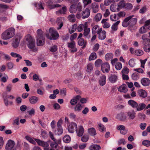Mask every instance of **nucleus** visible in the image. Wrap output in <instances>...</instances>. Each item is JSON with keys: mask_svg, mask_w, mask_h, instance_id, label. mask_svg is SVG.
Returning a JSON list of instances; mask_svg holds the SVG:
<instances>
[{"mask_svg": "<svg viewBox=\"0 0 150 150\" xmlns=\"http://www.w3.org/2000/svg\"><path fill=\"white\" fill-rule=\"evenodd\" d=\"M11 55L14 57H19L20 59H22V56L19 54L16 53L12 52L10 54Z\"/></svg>", "mask_w": 150, "mask_h": 150, "instance_id": "bf43d9fd", "label": "nucleus"}, {"mask_svg": "<svg viewBox=\"0 0 150 150\" xmlns=\"http://www.w3.org/2000/svg\"><path fill=\"white\" fill-rule=\"evenodd\" d=\"M20 41V39L18 38L15 37L13 39V42L12 45L13 47L14 48L17 47L18 46Z\"/></svg>", "mask_w": 150, "mask_h": 150, "instance_id": "6ab92c4d", "label": "nucleus"}, {"mask_svg": "<svg viewBox=\"0 0 150 150\" xmlns=\"http://www.w3.org/2000/svg\"><path fill=\"white\" fill-rule=\"evenodd\" d=\"M106 77L105 75L102 76L100 77L99 82L100 85L101 86L104 85L106 83Z\"/></svg>", "mask_w": 150, "mask_h": 150, "instance_id": "cd10ccee", "label": "nucleus"}, {"mask_svg": "<svg viewBox=\"0 0 150 150\" xmlns=\"http://www.w3.org/2000/svg\"><path fill=\"white\" fill-rule=\"evenodd\" d=\"M37 38H41L42 39H45L43 34V32L41 30L39 29L37 30Z\"/></svg>", "mask_w": 150, "mask_h": 150, "instance_id": "e433bc0d", "label": "nucleus"}, {"mask_svg": "<svg viewBox=\"0 0 150 150\" xmlns=\"http://www.w3.org/2000/svg\"><path fill=\"white\" fill-rule=\"evenodd\" d=\"M82 106L80 103H77L74 108V111L77 112H79L82 109Z\"/></svg>", "mask_w": 150, "mask_h": 150, "instance_id": "72a5a7b5", "label": "nucleus"}, {"mask_svg": "<svg viewBox=\"0 0 150 150\" xmlns=\"http://www.w3.org/2000/svg\"><path fill=\"white\" fill-rule=\"evenodd\" d=\"M14 28H11L7 29L1 35V38L4 40H7L13 37L15 34Z\"/></svg>", "mask_w": 150, "mask_h": 150, "instance_id": "f03ea898", "label": "nucleus"}, {"mask_svg": "<svg viewBox=\"0 0 150 150\" xmlns=\"http://www.w3.org/2000/svg\"><path fill=\"white\" fill-rule=\"evenodd\" d=\"M76 16L74 14H71L68 16V18L69 21L72 22H74L76 21Z\"/></svg>", "mask_w": 150, "mask_h": 150, "instance_id": "37998d69", "label": "nucleus"}, {"mask_svg": "<svg viewBox=\"0 0 150 150\" xmlns=\"http://www.w3.org/2000/svg\"><path fill=\"white\" fill-rule=\"evenodd\" d=\"M113 57V54L110 53L107 54L105 55V59L107 61L109 60L112 58Z\"/></svg>", "mask_w": 150, "mask_h": 150, "instance_id": "de8ad7c7", "label": "nucleus"}, {"mask_svg": "<svg viewBox=\"0 0 150 150\" xmlns=\"http://www.w3.org/2000/svg\"><path fill=\"white\" fill-rule=\"evenodd\" d=\"M138 117L141 120H144L146 117V115L143 113H139L138 115Z\"/></svg>", "mask_w": 150, "mask_h": 150, "instance_id": "69168bd1", "label": "nucleus"}, {"mask_svg": "<svg viewBox=\"0 0 150 150\" xmlns=\"http://www.w3.org/2000/svg\"><path fill=\"white\" fill-rule=\"evenodd\" d=\"M15 143L14 141L11 139L8 140L6 145V150H16V148L14 147Z\"/></svg>", "mask_w": 150, "mask_h": 150, "instance_id": "6e6552de", "label": "nucleus"}, {"mask_svg": "<svg viewBox=\"0 0 150 150\" xmlns=\"http://www.w3.org/2000/svg\"><path fill=\"white\" fill-rule=\"evenodd\" d=\"M102 28H100L99 26L98 25L94 26L92 29V32L93 34H95L97 33V34L102 31Z\"/></svg>", "mask_w": 150, "mask_h": 150, "instance_id": "ddd939ff", "label": "nucleus"}, {"mask_svg": "<svg viewBox=\"0 0 150 150\" xmlns=\"http://www.w3.org/2000/svg\"><path fill=\"white\" fill-rule=\"evenodd\" d=\"M67 10L66 6L63 7L62 9L56 12V14H64Z\"/></svg>", "mask_w": 150, "mask_h": 150, "instance_id": "f704fd0d", "label": "nucleus"}, {"mask_svg": "<svg viewBox=\"0 0 150 150\" xmlns=\"http://www.w3.org/2000/svg\"><path fill=\"white\" fill-rule=\"evenodd\" d=\"M63 141L65 143H68L70 142L71 140L70 137L69 135L65 136L63 138Z\"/></svg>", "mask_w": 150, "mask_h": 150, "instance_id": "3c124183", "label": "nucleus"}, {"mask_svg": "<svg viewBox=\"0 0 150 150\" xmlns=\"http://www.w3.org/2000/svg\"><path fill=\"white\" fill-rule=\"evenodd\" d=\"M139 96L143 98H145L147 96V93L144 90L141 89L138 91Z\"/></svg>", "mask_w": 150, "mask_h": 150, "instance_id": "bb28decb", "label": "nucleus"}, {"mask_svg": "<svg viewBox=\"0 0 150 150\" xmlns=\"http://www.w3.org/2000/svg\"><path fill=\"white\" fill-rule=\"evenodd\" d=\"M88 134L91 136H94L96 135L95 129L93 127L90 128L88 129Z\"/></svg>", "mask_w": 150, "mask_h": 150, "instance_id": "7c9ffc66", "label": "nucleus"}, {"mask_svg": "<svg viewBox=\"0 0 150 150\" xmlns=\"http://www.w3.org/2000/svg\"><path fill=\"white\" fill-rule=\"evenodd\" d=\"M67 47L71 48L70 51L72 53L76 52L77 51V49L76 47L75 42L74 41H71L70 42L67 43Z\"/></svg>", "mask_w": 150, "mask_h": 150, "instance_id": "1a4fd4ad", "label": "nucleus"}, {"mask_svg": "<svg viewBox=\"0 0 150 150\" xmlns=\"http://www.w3.org/2000/svg\"><path fill=\"white\" fill-rule=\"evenodd\" d=\"M77 36V34L76 33H75L72 34L70 37V40L71 41H74L73 40L76 38Z\"/></svg>", "mask_w": 150, "mask_h": 150, "instance_id": "338daca9", "label": "nucleus"}, {"mask_svg": "<svg viewBox=\"0 0 150 150\" xmlns=\"http://www.w3.org/2000/svg\"><path fill=\"white\" fill-rule=\"evenodd\" d=\"M78 44L80 46H83L82 48H84L86 44V42H85L83 38H80L78 41Z\"/></svg>", "mask_w": 150, "mask_h": 150, "instance_id": "c85d7f7f", "label": "nucleus"}, {"mask_svg": "<svg viewBox=\"0 0 150 150\" xmlns=\"http://www.w3.org/2000/svg\"><path fill=\"white\" fill-rule=\"evenodd\" d=\"M26 40L28 41V46L29 48L31 49L35 47V40L31 36L29 35L27 36Z\"/></svg>", "mask_w": 150, "mask_h": 150, "instance_id": "423d86ee", "label": "nucleus"}, {"mask_svg": "<svg viewBox=\"0 0 150 150\" xmlns=\"http://www.w3.org/2000/svg\"><path fill=\"white\" fill-rule=\"evenodd\" d=\"M142 84L144 86H148L150 83V80L149 79L144 78L141 80Z\"/></svg>", "mask_w": 150, "mask_h": 150, "instance_id": "a211bd4d", "label": "nucleus"}, {"mask_svg": "<svg viewBox=\"0 0 150 150\" xmlns=\"http://www.w3.org/2000/svg\"><path fill=\"white\" fill-rule=\"evenodd\" d=\"M56 23L58 27L57 28L58 30L60 29L63 26V23L62 19L61 17H59L57 18Z\"/></svg>", "mask_w": 150, "mask_h": 150, "instance_id": "5701e85b", "label": "nucleus"}, {"mask_svg": "<svg viewBox=\"0 0 150 150\" xmlns=\"http://www.w3.org/2000/svg\"><path fill=\"white\" fill-rule=\"evenodd\" d=\"M29 99L30 103L34 104H35L38 102V98L36 96H32L29 97Z\"/></svg>", "mask_w": 150, "mask_h": 150, "instance_id": "393cba45", "label": "nucleus"}, {"mask_svg": "<svg viewBox=\"0 0 150 150\" xmlns=\"http://www.w3.org/2000/svg\"><path fill=\"white\" fill-rule=\"evenodd\" d=\"M50 145L51 148L48 147V148L49 149H51L52 150H55L54 149L57 150H58L59 149V146H58L57 143L55 141L53 142H51L50 143Z\"/></svg>", "mask_w": 150, "mask_h": 150, "instance_id": "dca6fc26", "label": "nucleus"}, {"mask_svg": "<svg viewBox=\"0 0 150 150\" xmlns=\"http://www.w3.org/2000/svg\"><path fill=\"white\" fill-rule=\"evenodd\" d=\"M70 12L72 13H75L77 11L76 5H71L69 8Z\"/></svg>", "mask_w": 150, "mask_h": 150, "instance_id": "c756f323", "label": "nucleus"}, {"mask_svg": "<svg viewBox=\"0 0 150 150\" xmlns=\"http://www.w3.org/2000/svg\"><path fill=\"white\" fill-rule=\"evenodd\" d=\"M37 44L38 46H41L43 45V42H42V40L43 41L44 39H42L41 38H37Z\"/></svg>", "mask_w": 150, "mask_h": 150, "instance_id": "49530a36", "label": "nucleus"}, {"mask_svg": "<svg viewBox=\"0 0 150 150\" xmlns=\"http://www.w3.org/2000/svg\"><path fill=\"white\" fill-rule=\"evenodd\" d=\"M89 139V136L88 135H85L82 137L81 140L83 142H87Z\"/></svg>", "mask_w": 150, "mask_h": 150, "instance_id": "680f3d73", "label": "nucleus"}, {"mask_svg": "<svg viewBox=\"0 0 150 150\" xmlns=\"http://www.w3.org/2000/svg\"><path fill=\"white\" fill-rule=\"evenodd\" d=\"M25 138L28 141L30 142V143L33 144H35V141L33 140L31 137L29 136H26L25 137Z\"/></svg>", "mask_w": 150, "mask_h": 150, "instance_id": "603ef678", "label": "nucleus"}, {"mask_svg": "<svg viewBox=\"0 0 150 150\" xmlns=\"http://www.w3.org/2000/svg\"><path fill=\"white\" fill-rule=\"evenodd\" d=\"M93 64L91 63H89L87 64L86 67V71L90 73L93 70Z\"/></svg>", "mask_w": 150, "mask_h": 150, "instance_id": "58836bf2", "label": "nucleus"}, {"mask_svg": "<svg viewBox=\"0 0 150 150\" xmlns=\"http://www.w3.org/2000/svg\"><path fill=\"white\" fill-rule=\"evenodd\" d=\"M98 34V38L100 40H103L106 38V32L105 30H102V28L101 31Z\"/></svg>", "mask_w": 150, "mask_h": 150, "instance_id": "4be33fe9", "label": "nucleus"}, {"mask_svg": "<svg viewBox=\"0 0 150 150\" xmlns=\"http://www.w3.org/2000/svg\"><path fill=\"white\" fill-rule=\"evenodd\" d=\"M90 13V10L88 8H86L82 11L81 14L79 12L77 13L76 16L77 18H80L81 17L82 18L84 19L88 18L89 16Z\"/></svg>", "mask_w": 150, "mask_h": 150, "instance_id": "20e7f679", "label": "nucleus"}, {"mask_svg": "<svg viewBox=\"0 0 150 150\" xmlns=\"http://www.w3.org/2000/svg\"><path fill=\"white\" fill-rule=\"evenodd\" d=\"M76 131L77 133V135L79 137L82 136L84 132V130L83 127L82 126H80L78 127V128H76Z\"/></svg>", "mask_w": 150, "mask_h": 150, "instance_id": "f8f14e48", "label": "nucleus"}, {"mask_svg": "<svg viewBox=\"0 0 150 150\" xmlns=\"http://www.w3.org/2000/svg\"><path fill=\"white\" fill-rule=\"evenodd\" d=\"M120 21H118L114 23L112 26L111 28L114 31H116L118 29V25L120 23Z\"/></svg>", "mask_w": 150, "mask_h": 150, "instance_id": "473e14b6", "label": "nucleus"}, {"mask_svg": "<svg viewBox=\"0 0 150 150\" xmlns=\"http://www.w3.org/2000/svg\"><path fill=\"white\" fill-rule=\"evenodd\" d=\"M101 69L103 73H108L110 70V66L109 64L108 63L103 64L101 66Z\"/></svg>", "mask_w": 150, "mask_h": 150, "instance_id": "9d476101", "label": "nucleus"}, {"mask_svg": "<svg viewBox=\"0 0 150 150\" xmlns=\"http://www.w3.org/2000/svg\"><path fill=\"white\" fill-rule=\"evenodd\" d=\"M63 123V120L61 119L57 122L56 129L54 131L55 134L59 135H62L63 132V129L62 126Z\"/></svg>", "mask_w": 150, "mask_h": 150, "instance_id": "39448f33", "label": "nucleus"}, {"mask_svg": "<svg viewBox=\"0 0 150 150\" xmlns=\"http://www.w3.org/2000/svg\"><path fill=\"white\" fill-rule=\"evenodd\" d=\"M148 35L146 34H143L142 36V40L141 42V44L143 46L144 50L146 52H150V39L147 38Z\"/></svg>", "mask_w": 150, "mask_h": 150, "instance_id": "f257e3e1", "label": "nucleus"}, {"mask_svg": "<svg viewBox=\"0 0 150 150\" xmlns=\"http://www.w3.org/2000/svg\"><path fill=\"white\" fill-rule=\"evenodd\" d=\"M145 27L146 26L144 25L141 27L139 28V33L140 34H144L146 33L147 31V30L145 28Z\"/></svg>", "mask_w": 150, "mask_h": 150, "instance_id": "a19ab883", "label": "nucleus"}, {"mask_svg": "<svg viewBox=\"0 0 150 150\" xmlns=\"http://www.w3.org/2000/svg\"><path fill=\"white\" fill-rule=\"evenodd\" d=\"M143 145L146 147H149L150 145V141L148 140H145L142 142Z\"/></svg>", "mask_w": 150, "mask_h": 150, "instance_id": "6e6d98bb", "label": "nucleus"}, {"mask_svg": "<svg viewBox=\"0 0 150 150\" xmlns=\"http://www.w3.org/2000/svg\"><path fill=\"white\" fill-rule=\"evenodd\" d=\"M136 54L138 56L142 55L144 54L143 51L141 50H136L135 51Z\"/></svg>", "mask_w": 150, "mask_h": 150, "instance_id": "0e129e2a", "label": "nucleus"}, {"mask_svg": "<svg viewBox=\"0 0 150 150\" xmlns=\"http://www.w3.org/2000/svg\"><path fill=\"white\" fill-rule=\"evenodd\" d=\"M125 3L123 1H120L118 4V7L117 8V11H120V8H125Z\"/></svg>", "mask_w": 150, "mask_h": 150, "instance_id": "2f4dec72", "label": "nucleus"}, {"mask_svg": "<svg viewBox=\"0 0 150 150\" xmlns=\"http://www.w3.org/2000/svg\"><path fill=\"white\" fill-rule=\"evenodd\" d=\"M57 50V46L54 45L50 47V50L52 52H56Z\"/></svg>", "mask_w": 150, "mask_h": 150, "instance_id": "774afa93", "label": "nucleus"}, {"mask_svg": "<svg viewBox=\"0 0 150 150\" xmlns=\"http://www.w3.org/2000/svg\"><path fill=\"white\" fill-rule=\"evenodd\" d=\"M35 140L36 142L38 145L43 147L44 148V150H52L51 149H49L48 148L49 145L47 142L36 138L35 139Z\"/></svg>", "mask_w": 150, "mask_h": 150, "instance_id": "0eeeda50", "label": "nucleus"}, {"mask_svg": "<svg viewBox=\"0 0 150 150\" xmlns=\"http://www.w3.org/2000/svg\"><path fill=\"white\" fill-rule=\"evenodd\" d=\"M116 118L120 121H123L126 119V116L124 112H121L117 115Z\"/></svg>", "mask_w": 150, "mask_h": 150, "instance_id": "2eb2a0df", "label": "nucleus"}, {"mask_svg": "<svg viewBox=\"0 0 150 150\" xmlns=\"http://www.w3.org/2000/svg\"><path fill=\"white\" fill-rule=\"evenodd\" d=\"M135 60V59L133 58L129 60L128 64L131 67H133L135 66L136 64Z\"/></svg>", "mask_w": 150, "mask_h": 150, "instance_id": "79ce46f5", "label": "nucleus"}, {"mask_svg": "<svg viewBox=\"0 0 150 150\" xmlns=\"http://www.w3.org/2000/svg\"><path fill=\"white\" fill-rule=\"evenodd\" d=\"M122 67V64L120 62H117L115 65L116 69L117 70H120Z\"/></svg>", "mask_w": 150, "mask_h": 150, "instance_id": "13d9d810", "label": "nucleus"}, {"mask_svg": "<svg viewBox=\"0 0 150 150\" xmlns=\"http://www.w3.org/2000/svg\"><path fill=\"white\" fill-rule=\"evenodd\" d=\"M132 5L129 3H127L125 4V8L127 10H131L133 8Z\"/></svg>", "mask_w": 150, "mask_h": 150, "instance_id": "09e8293b", "label": "nucleus"}, {"mask_svg": "<svg viewBox=\"0 0 150 150\" xmlns=\"http://www.w3.org/2000/svg\"><path fill=\"white\" fill-rule=\"evenodd\" d=\"M139 74L135 72L132 74V78L134 80H137L139 78Z\"/></svg>", "mask_w": 150, "mask_h": 150, "instance_id": "c03bdc74", "label": "nucleus"}, {"mask_svg": "<svg viewBox=\"0 0 150 150\" xmlns=\"http://www.w3.org/2000/svg\"><path fill=\"white\" fill-rule=\"evenodd\" d=\"M49 31V33L46 34L48 39L50 40H56L58 38L59 33L53 28H50Z\"/></svg>", "mask_w": 150, "mask_h": 150, "instance_id": "7ed1b4c3", "label": "nucleus"}, {"mask_svg": "<svg viewBox=\"0 0 150 150\" xmlns=\"http://www.w3.org/2000/svg\"><path fill=\"white\" fill-rule=\"evenodd\" d=\"M118 90L120 92L126 93L127 91L126 85L125 84H123L120 86L118 88Z\"/></svg>", "mask_w": 150, "mask_h": 150, "instance_id": "412c9836", "label": "nucleus"}, {"mask_svg": "<svg viewBox=\"0 0 150 150\" xmlns=\"http://www.w3.org/2000/svg\"><path fill=\"white\" fill-rule=\"evenodd\" d=\"M99 127V130L100 132H103L105 131V126L103 124L100 123L98 124Z\"/></svg>", "mask_w": 150, "mask_h": 150, "instance_id": "4d7b16f0", "label": "nucleus"}, {"mask_svg": "<svg viewBox=\"0 0 150 150\" xmlns=\"http://www.w3.org/2000/svg\"><path fill=\"white\" fill-rule=\"evenodd\" d=\"M35 6L39 9H44V8L42 6V4L40 2L35 4Z\"/></svg>", "mask_w": 150, "mask_h": 150, "instance_id": "e2e57ef3", "label": "nucleus"}, {"mask_svg": "<svg viewBox=\"0 0 150 150\" xmlns=\"http://www.w3.org/2000/svg\"><path fill=\"white\" fill-rule=\"evenodd\" d=\"M136 113L134 110L129 111L127 112V116L129 118L133 120L136 117Z\"/></svg>", "mask_w": 150, "mask_h": 150, "instance_id": "aec40b11", "label": "nucleus"}, {"mask_svg": "<svg viewBox=\"0 0 150 150\" xmlns=\"http://www.w3.org/2000/svg\"><path fill=\"white\" fill-rule=\"evenodd\" d=\"M77 125L76 123L71 122L69 125L68 131L70 133H73L77 128Z\"/></svg>", "mask_w": 150, "mask_h": 150, "instance_id": "9b49d317", "label": "nucleus"}, {"mask_svg": "<svg viewBox=\"0 0 150 150\" xmlns=\"http://www.w3.org/2000/svg\"><path fill=\"white\" fill-rule=\"evenodd\" d=\"M102 15L100 13H97L95 16L94 19L95 21L97 22L101 19Z\"/></svg>", "mask_w": 150, "mask_h": 150, "instance_id": "a18cd8bd", "label": "nucleus"}, {"mask_svg": "<svg viewBox=\"0 0 150 150\" xmlns=\"http://www.w3.org/2000/svg\"><path fill=\"white\" fill-rule=\"evenodd\" d=\"M83 31L84 33L83 35L85 37H86L89 34L90 31V28L84 29Z\"/></svg>", "mask_w": 150, "mask_h": 150, "instance_id": "052dcab7", "label": "nucleus"}, {"mask_svg": "<svg viewBox=\"0 0 150 150\" xmlns=\"http://www.w3.org/2000/svg\"><path fill=\"white\" fill-rule=\"evenodd\" d=\"M97 58L96 53L95 52L92 53L89 57L88 59L89 61L93 60Z\"/></svg>", "mask_w": 150, "mask_h": 150, "instance_id": "ea45409f", "label": "nucleus"}, {"mask_svg": "<svg viewBox=\"0 0 150 150\" xmlns=\"http://www.w3.org/2000/svg\"><path fill=\"white\" fill-rule=\"evenodd\" d=\"M77 28V25L76 24H74L72 26L71 29L69 30V33L71 34L73 33L75 31Z\"/></svg>", "mask_w": 150, "mask_h": 150, "instance_id": "864d4df0", "label": "nucleus"}, {"mask_svg": "<svg viewBox=\"0 0 150 150\" xmlns=\"http://www.w3.org/2000/svg\"><path fill=\"white\" fill-rule=\"evenodd\" d=\"M146 105L144 103H139V105H138V107L137 108V110L138 111H141L143 110L145 108H146Z\"/></svg>", "mask_w": 150, "mask_h": 150, "instance_id": "c9c22d12", "label": "nucleus"}, {"mask_svg": "<svg viewBox=\"0 0 150 150\" xmlns=\"http://www.w3.org/2000/svg\"><path fill=\"white\" fill-rule=\"evenodd\" d=\"M76 8L77 11L79 12L81 11L83 9L82 4L80 2L78 3L76 5Z\"/></svg>", "mask_w": 150, "mask_h": 150, "instance_id": "8fccbe9b", "label": "nucleus"}, {"mask_svg": "<svg viewBox=\"0 0 150 150\" xmlns=\"http://www.w3.org/2000/svg\"><path fill=\"white\" fill-rule=\"evenodd\" d=\"M90 149L91 150H99L101 149V147L98 144H93L91 145Z\"/></svg>", "mask_w": 150, "mask_h": 150, "instance_id": "4c0bfd02", "label": "nucleus"}, {"mask_svg": "<svg viewBox=\"0 0 150 150\" xmlns=\"http://www.w3.org/2000/svg\"><path fill=\"white\" fill-rule=\"evenodd\" d=\"M128 103L129 105L134 108H137L138 106V103L132 100H129Z\"/></svg>", "mask_w": 150, "mask_h": 150, "instance_id": "a878e982", "label": "nucleus"}, {"mask_svg": "<svg viewBox=\"0 0 150 150\" xmlns=\"http://www.w3.org/2000/svg\"><path fill=\"white\" fill-rule=\"evenodd\" d=\"M48 6L49 8L50 9H53L56 8H58L61 6V5L59 4H53V2L51 1L48 2Z\"/></svg>", "mask_w": 150, "mask_h": 150, "instance_id": "b1692460", "label": "nucleus"}, {"mask_svg": "<svg viewBox=\"0 0 150 150\" xmlns=\"http://www.w3.org/2000/svg\"><path fill=\"white\" fill-rule=\"evenodd\" d=\"M117 79V76L115 74H111L108 78L109 81L112 83L115 82Z\"/></svg>", "mask_w": 150, "mask_h": 150, "instance_id": "f3484780", "label": "nucleus"}, {"mask_svg": "<svg viewBox=\"0 0 150 150\" xmlns=\"http://www.w3.org/2000/svg\"><path fill=\"white\" fill-rule=\"evenodd\" d=\"M91 8L93 13H96L99 10V6L98 3L96 2L93 3L91 5Z\"/></svg>", "mask_w": 150, "mask_h": 150, "instance_id": "4468645a", "label": "nucleus"}, {"mask_svg": "<svg viewBox=\"0 0 150 150\" xmlns=\"http://www.w3.org/2000/svg\"><path fill=\"white\" fill-rule=\"evenodd\" d=\"M8 7L7 5L4 4H0V11H3L8 8Z\"/></svg>", "mask_w": 150, "mask_h": 150, "instance_id": "5fc2aeb1", "label": "nucleus"}]
</instances>
